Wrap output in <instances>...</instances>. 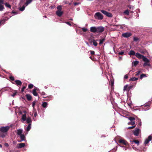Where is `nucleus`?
I'll return each mask as SVG.
<instances>
[{"label":"nucleus","instance_id":"nucleus-41","mask_svg":"<svg viewBox=\"0 0 152 152\" xmlns=\"http://www.w3.org/2000/svg\"><path fill=\"white\" fill-rule=\"evenodd\" d=\"M145 75L144 74H142L140 76V79H142L143 77H146Z\"/></svg>","mask_w":152,"mask_h":152},{"label":"nucleus","instance_id":"nucleus-47","mask_svg":"<svg viewBox=\"0 0 152 152\" xmlns=\"http://www.w3.org/2000/svg\"><path fill=\"white\" fill-rule=\"evenodd\" d=\"M20 4L21 5L25 1V0H20Z\"/></svg>","mask_w":152,"mask_h":152},{"label":"nucleus","instance_id":"nucleus-25","mask_svg":"<svg viewBox=\"0 0 152 152\" xmlns=\"http://www.w3.org/2000/svg\"><path fill=\"white\" fill-rule=\"evenodd\" d=\"M26 6L25 5H23L22 6V7H20L19 8V10L23 11L25 9V8Z\"/></svg>","mask_w":152,"mask_h":152},{"label":"nucleus","instance_id":"nucleus-17","mask_svg":"<svg viewBox=\"0 0 152 152\" xmlns=\"http://www.w3.org/2000/svg\"><path fill=\"white\" fill-rule=\"evenodd\" d=\"M23 132V130L22 129H19L17 130V134L19 136L22 134Z\"/></svg>","mask_w":152,"mask_h":152},{"label":"nucleus","instance_id":"nucleus-13","mask_svg":"<svg viewBox=\"0 0 152 152\" xmlns=\"http://www.w3.org/2000/svg\"><path fill=\"white\" fill-rule=\"evenodd\" d=\"M26 113L23 114L22 116V120H23V122L24 123V122L26 120Z\"/></svg>","mask_w":152,"mask_h":152},{"label":"nucleus","instance_id":"nucleus-15","mask_svg":"<svg viewBox=\"0 0 152 152\" xmlns=\"http://www.w3.org/2000/svg\"><path fill=\"white\" fill-rule=\"evenodd\" d=\"M142 59L145 62H150V60L146 58L145 56H143Z\"/></svg>","mask_w":152,"mask_h":152},{"label":"nucleus","instance_id":"nucleus-43","mask_svg":"<svg viewBox=\"0 0 152 152\" xmlns=\"http://www.w3.org/2000/svg\"><path fill=\"white\" fill-rule=\"evenodd\" d=\"M124 13L126 14L127 15H129V11L128 10H125L124 12Z\"/></svg>","mask_w":152,"mask_h":152},{"label":"nucleus","instance_id":"nucleus-24","mask_svg":"<svg viewBox=\"0 0 152 152\" xmlns=\"http://www.w3.org/2000/svg\"><path fill=\"white\" fill-rule=\"evenodd\" d=\"M135 52L132 50H131L130 52H129V54L130 55H133L134 56L135 55Z\"/></svg>","mask_w":152,"mask_h":152},{"label":"nucleus","instance_id":"nucleus-12","mask_svg":"<svg viewBox=\"0 0 152 152\" xmlns=\"http://www.w3.org/2000/svg\"><path fill=\"white\" fill-rule=\"evenodd\" d=\"M56 14L58 16L61 17L63 14V12L61 11H57Z\"/></svg>","mask_w":152,"mask_h":152},{"label":"nucleus","instance_id":"nucleus-56","mask_svg":"<svg viewBox=\"0 0 152 152\" xmlns=\"http://www.w3.org/2000/svg\"><path fill=\"white\" fill-rule=\"evenodd\" d=\"M124 78L125 79H127L128 78V75H125L124 76Z\"/></svg>","mask_w":152,"mask_h":152},{"label":"nucleus","instance_id":"nucleus-53","mask_svg":"<svg viewBox=\"0 0 152 152\" xmlns=\"http://www.w3.org/2000/svg\"><path fill=\"white\" fill-rule=\"evenodd\" d=\"M80 4V3L75 2V3H74V4L75 6H76V5H78Z\"/></svg>","mask_w":152,"mask_h":152},{"label":"nucleus","instance_id":"nucleus-8","mask_svg":"<svg viewBox=\"0 0 152 152\" xmlns=\"http://www.w3.org/2000/svg\"><path fill=\"white\" fill-rule=\"evenodd\" d=\"M122 35L125 37L127 38L130 37L131 35V34L130 33L126 32L123 33Z\"/></svg>","mask_w":152,"mask_h":152},{"label":"nucleus","instance_id":"nucleus-7","mask_svg":"<svg viewBox=\"0 0 152 152\" xmlns=\"http://www.w3.org/2000/svg\"><path fill=\"white\" fill-rule=\"evenodd\" d=\"M25 146V144L24 143H20L18 144L16 146V148H23Z\"/></svg>","mask_w":152,"mask_h":152},{"label":"nucleus","instance_id":"nucleus-36","mask_svg":"<svg viewBox=\"0 0 152 152\" xmlns=\"http://www.w3.org/2000/svg\"><path fill=\"white\" fill-rule=\"evenodd\" d=\"M128 124L129 125L131 124L132 125H133L135 124V123L134 121H130V122H128Z\"/></svg>","mask_w":152,"mask_h":152},{"label":"nucleus","instance_id":"nucleus-49","mask_svg":"<svg viewBox=\"0 0 152 152\" xmlns=\"http://www.w3.org/2000/svg\"><path fill=\"white\" fill-rule=\"evenodd\" d=\"M26 88V86H23L22 88V89H21V91L22 92H23L24 91V90Z\"/></svg>","mask_w":152,"mask_h":152},{"label":"nucleus","instance_id":"nucleus-42","mask_svg":"<svg viewBox=\"0 0 152 152\" xmlns=\"http://www.w3.org/2000/svg\"><path fill=\"white\" fill-rule=\"evenodd\" d=\"M133 39L134 41L137 42L138 40L139 39L138 38L134 37L133 38Z\"/></svg>","mask_w":152,"mask_h":152},{"label":"nucleus","instance_id":"nucleus-45","mask_svg":"<svg viewBox=\"0 0 152 152\" xmlns=\"http://www.w3.org/2000/svg\"><path fill=\"white\" fill-rule=\"evenodd\" d=\"M140 71H138L135 72V75L136 76H138L139 75L140 73Z\"/></svg>","mask_w":152,"mask_h":152},{"label":"nucleus","instance_id":"nucleus-21","mask_svg":"<svg viewBox=\"0 0 152 152\" xmlns=\"http://www.w3.org/2000/svg\"><path fill=\"white\" fill-rule=\"evenodd\" d=\"M33 0H26V2L25 3V5H26V6H27L28 4L31 3Z\"/></svg>","mask_w":152,"mask_h":152},{"label":"nucleus","instance_id":"nucleus-57","mask_svg":"<svg viewBox=\"0 0 152 152\" xmlns=\"http://www.w3.org/2000/svg\"><path fill=\"white\" fill-rule=\"evenodd\" d=\"M34 89H35V91H39V90L37 88H35Z\"/></svg>","mask_w":152,"mask_h":152},{"label":"nucleus","instance_id":"nucleus-50","mask_svg":"<svg viewBox=\"0 0 152 152\" xmlns=\"http://www.w3.org/2000/svg\"><path fill=\"white\" fill-rule=\"evenodd\" d=\"M138 121H139V122H140L139 124V125H140V126H141V120H140V119H138Z\"/></svg>","mask_w":152,"mask_h":152},{"label":"nucleus","instance_id":"nucleus-48","mask_svg":"<svg viewBox=\"0 0 152 152\" xmlns=\"http://www.w3.org/2000/svg\"><path fill=\"white\" fill-rule=\"evenodd\" d=\"M10 78L11 80L12 81L14 80H15L14 77L13 76H10Z\"/></svg>","mask_w":152,"mask_h":152},{"label":"nucleus","instance_id":"nucleus-55","mask_svg":"<svg viewBox=\"0 0 152 152\" xmlns=\"http://www.w3.org/2000/svg\"><path fill=\"white\" fill-rule=\"evenodd\" d=\"M41 94L42 95H43V96H45V93L43 92V91H42V92L41 93Z\"/></svg>","mask_w":152,"mask_h":152},{"label":"nucleus","instance_id":"nucleus-11","mask_svg":"<svg viewBox=\"0 0 152 152\" xmlns=\"http://www.w3.org/2000/svg\"><path fill=\"white\" fill-rule=\"evenodd\" d=\"M135 56L138 58L139 59H142L144 56L141 55L138 53H137L135 54Z\"/></svg>","mask_w":152,"mask_h":152},{"label":"nucleus","instance_id":"nucleus-10","mask_svg":"<svg viewBox=\"0 0 152 152\" xmlns=\"http://www.w3.org/2000/svg\"><path fill=\"white\" fill-rule=\"evenodd\" d=\"M119 142L120 143H123L125 145H126L128 144L127 142L124 140L120 139L119 140Z\"/></svg>","mask_w":152,"mask_h":152},{"label":"nucleus","instance_id":"nucleus-32","mask_svg":"<svg viewBox=\"0 0 152 152\" xmlns=\"http://www.w3.org/2000/svg\"><path fill=\"white\" fill-rule=\"evenodd\" d=\"M143 66H150V62H144L143 64Z\"/></svg>","mask_w":152,"mask_h":152},{"label":"nucleus","instance_id":"nucleus-1","mask_svg":"<svg viewBox=\"0 0 152 152\" xmlns=\"http://www.w3.org/2000/svg\"><path fill=\"white\" fill-rule=\"evenodd\" d=\"M94 18L96 19L102 20L103 18V15L99 12H97L94 15Z\"/></svg>","mask_w":152,"mask_h":152},{"label":"nucleus","instance_id":"nucleus-44","mask_svg":"<svg viewBox=\"0 0 152 152\" xmlns=\"http://www.w3.org/2000/svg\"><path fill=\"white\" fill-rule=\"evenodd\" d=\"M128 87V85H126L124 87L123 91H125L126 90L127 88Z\"/></svg>","mask_w":152,"mask_h":152},{"label":"nucleus","instance_id":"nucleus-40","mask_svg":"<svg viewBox=\"0 0 152 152\" xmlns=\"http://www.w3.org/2000/svg\"><path fill=\"white\" fill-rule=\"evenodd\" d=\"M124 51H122L121 52H119L118 53V54L121 55H123L124 54Z\"/></svg>","mask_w":152,"mask_h":152},{"label":"nucleus","instance_id":"nucleus-23","mask_svg":"<svg viewBox=\"0 0 152 152\" xmlns=\"http://www.w3.org/2000/svg\"><path fill=\"white\" fill-rule=\"evenodd\" d=\"M131 143V144L133 143L134 142L136 144H137V145H139V142L138 140H134L133 141H130Z\"/></svg>","mask_w":152,"mask_h":152},{"label":"nucleus","instance_id":"nucleus-30","mask_svg":"<svg viewBox=\"0 0 152 152\" xmlns=\"http://www.w3.org/2000/svg\"><path fill=\"white\" fill-rule=\"evenodd\" d=\"M20 138L21 139H22L23 140H25V137L24 134H22V135H20Z\"/></svg>","mask_w":152,"mask_h":152},{"label":"nucleus","instance_id":"nucleus-28","mask_svg":"<svg viewBox=\"0 0 152 152\" xmlns=\"http://www.w3.org/2000/svg\"><path fill=\"white\" fill-rule=\"evenodd\" d=\"M127 118L130 121H134V120L135 119V118L133 117H130Z\"/></svg>","mask_w":152,"mask_h":152},{"label":"nucleus","instance_id":"nucleus-51","mask_svg":"<svg viewBox=\"0 0 152 152\" xmlns=\"http://www.w3.org/2000/svg\"><path fill=\"white\" fill-rule=\"evenodd\" d=\"M35 102H32V106L33 107V108L34 107L35 105Z\"/></svg>","mask_w":152,"mask_h":152},{"label":"nucleus","instance_id":"nucleus-61","mask_svg":"<svg viewBox=\"0 0 152 152\" xmlns=\"http://www.w3.org/2000/svg\"><path fill=\"white\" fill-rule=\"evenodd\" d=\"M16 95V93L15 92L11 96L13 97H14Z\"/></svg>","mask_w":152,"mask_h":152},{"label":"nucleus","instance_id":"nucleus-64","mask_svg":"<svg viewBox=\"0 0 152 152\" xmlns=\"http://www.w3.org/2000/svg\"><path fill=\"white\" fill-rule=\"evenodd\" d=\"M122 59V57H119V60H121Z\"/></svg>","mask_w":152,"mask_h":152},{"label":"nucleus","instance_id":"nucleus-4","mask_svg":"<svg viewBox=\"0 0 152 152\" xmlns=\"http://www.w3.org/2000/svg\"><path fill=\"white\" fill-rule=\"evenodd\" d=\"M104 30V28L101 26L97 27L96 33H101Z\"/></svg>","mask_w":152,"mask_h":152},{"label":"nucleus","instance_id":"nucleus-2","mask_svg":"<svg viewBox=\"0 0 152 152\" xmlns=\"http://www.w3.org/2000/svg\"><path fill=\"white\" fill-rule=\"evenodd\" d=\"M9 126H7L5 127H0V131L3 133H6L10 129Z\"/></svg>","mask_w":152,"mask_h":152},{"label":"nucleus","instance_id":"nucleus-35","mask_svg":"<svg viewBox=\"0 0 152 152\" xmlns=\"http://www.w3.org/2000/svg\"><path fill=\"white\" fill-rule=\"evenodd\" d=\"M62 7L61 5H59L57 6V8L58 10L57 11H61Z\"/></svg>","mask_w":152,"mask_h":152},{"label":"nucleus","instance_id":"nucleus-20","mask_svg":"<svg viewBox=\"0 0 152 152\" xmlns=\"http://www.w3.org/2000/svg\"><path fill=\"white\" fill-rule=\"evenodd\" d=\"M139 63V62L137 61H133L132 63V65L133 66H136L137 65L138 63Z\"/></svg>","mask_w":152,"mask_h":152},{"label":"nucleus","instance_id":"nucleus-16","mask_svg":"<svg viewBox=\"0 0 152 152\" xmlns=\"http://www.w3.org/2000/svg\"><path fill=\"white\" fill-rule=\"evenodd\" d=\"M142 59L145 62H150V60L146 58L145 56H143Z\"/></svg>","mask_w":152,"mask_h":152},{"label":"nucleus","instance_id":"nucleus-62","mask_svg":"<svg viewBox=\"0 0 152 152\" xmlns=\"http://www.w3.org/2000/svg\"><path fill=\"white\" fill-rule=\"evenodd\" d=\"M37 112H35V113L34 114V116L35 117H36L37 115Z\"/></svg>","mask_w":152,"mask_h":152},{"label":"nucleus","instance_id":"nucleus-54","mask_svg":"<svg viewBox=\"0 0 152 152\" xmlns=\"http://www.w3.org/2000/svg\"><path fill=\"white\" fill-rule=\"evenodd\" d=\"M0 4H4V0H0Z\"/></svg>","mask_w":152,"mask_h":152},{"label":"nucleus","instance_id":"nucleus-5","mask_svg":"<svg viewBox=\"0 0 152 152\" xmlns=\"http://www.w3.org/2000/svg\"><path fill=\"white\" fill-rule=\"evenodd\" d=\"M140 131V129L139 128H136L135 130H133V133L134 135L138 136L139 135Z\"/></svg>","mask_w":152,"mask_h":152},{"label":"nucleus","instance_id":"nucleus-31","mask_svg":"<svg viewBox=\"0 0 152 152\" xmlns=\"http://www.w3.org/2000/svg\"><path fill=\"white\" fill-rule=\"evenodd\" d=\"M138 80V78L135 77H133L131 78L130 80V81H134L137 80Z\"/></svg>","mask_w":152,"mask_h":152},{"label":"nucleus","instance_id":"nucleus-63","mask_svg":"<svg viewBox=\"0 0 152 152\" xmlns=\"http://www.w3.org/2000/svg\"><path fill=\"white\" fill-rule=\"evenodd\" d=\"M122 147L123 148V149L125 151H126V148H125V147Z\"/></svg>","mask_w":152,"mask_h":152},{"label":"nucleus","instance_id":"nucleus-58","mask_svg":"<svg viewBox=\"0 0 152 152\" xmlns=\"http://www.w3.org/2000/svg\"><path fill=\"white\" fill-rule=\"evenodd\" d=\"M65 23L66 24H68V25H69V26H71V24L69 22H66Z\"/></svg>","mask_w":152,"mask_h":152},{"label":"nucleus","instance_id":"nucleus-6","mask_svg":"<svg viewBox=\"0 0 152 152\" xmlns=\"http://www.w3.org/2000/svg\"><path fill=\"white\" fill-rule=\"evenodd\" d=\"M152 139V136L151 135H149L147 139H146L144 142V143L146 144L148 143L149 142L151 141Z\"/></svg>","mask_w":152,"mask_h":152},{"label":"nucleus","instance_id":"nucleus-60","mask_svg":"<svg viewBox=\"0 0 152 152\" xmlns=\"http://www.w3.org/2000/svg\"><path fill=\"white\" fill-rule=\"evenodd\" d=\"M4 145L5 146H6L7 147H8L9 146V144L7 143H4Z\"/></svg>","mask_w":152,"mask_h":152},{"label":"nucleus","instance_id":"nucleus-52","mask_svg":"<svg viewBox=\"0 0 152 152\" xmlns=\"http://www.w3.org/2000/svg\"><path fill=\"white\" fill-rule=\"evenodd\" d=\"M135 126H132L129 127L127 128V129H131V128H133Z\"/></svg>","mask_w":152,"mask_h":152},{"label":"nucleus","instance_id":"nucleus-38","mask_svg":"<svg viewBox=\"0 0 152 152\" xmlns=\"http://www.w3.org/2000/svg\"><path fill=\"white\" fill-rule=\"evenodd\" d=\"M104 39H100L99 40V44H102L103 43V42L104 41Z\"/></svg>","mask_w":152,"mask_h":152},{"label":"nucleus","instance_id":"nucleus-39","mask_svg":"<svg viewBox=\"0 0 152 152\" xmlns=\"http://www.w3.org/2000/svg\"><path fill=\"white\" fill-rule=\"evenodd\" d=\"M33 87V85L32 84H30L28 85V88L31 89Z\"/></svg>","mask_w":152,"mask_h":152},{"label":"nucleus","instance_id":"nucleus-19","mask_svg":"<svg viewBox=\"0 0 152 152\" xmlns=\"http://www.w3.org/2000/svg\"><path fill=\"white\" fill-rule=\"evenodd\" d=\"M31 128V124H29L28 125V126H27L26 128V130L28 132L30 130Z\"/></svg>","mask_w":152,"mask_h":152},{"label":"nucleus","instance_id":"nucleus-18","mask_svg":"<svg viewBox=\"0 0 152 152\" xmlns=\"http://www.w3.org/2000/svg\"><path fill=\"white\" fill-rule=\"evenodd\" d=\"M26 122L27 123L31 124L32 122V120L31 119V118L30 117H28L27 118V119H26Z\"/></svg>","mask_w":152,"mask_h":152},{"label":"nucleus","instance_id":"nucleus-9","mask_svg":"<svg viewBox=\"0 0 152 152\" xmlns=\"http://www.w3.org/2000/svg\"><path fill=\"white\" fill-rule=\"evenodd\" d=\"M97 27L92 26L90 28V31L93 33H96Z\"/></svg>","mask_w":152,"mask_h":152},{"label":"nucleus","instance_id":"nucleus-3","mask_svg":"<svg viewBox=\"0 0 152 152\" xmlns=\"http://www.w3.org/2000/svg\"><path fill=\"white\" fill-rule=\"evenodd\" d=\"M101 12L104 15H105L108 17L111 18L112 17V15L111 13L108 12L104 10H101Z\"/></svg>","mask_w":152,"mask_h":152},{"label":"nucleus","instance_id":"nucleus-34","mask_svg":"<svg viewBox=\"0 0 152 152\" xmlns=\"http://www.w3.org/2000/svg\"><path fill=\"white\" fill-rule=\"evenodd\" d=\"M4 7L3 6L0 4V11H2L3 10Z\"/></svg>","mask_w":152,"mask_h":152},{"label":"nucleus","instance_id":"nucleus-59","mask_svg":"<svg viewBox=\"0 0 152 152\" xmlns=\"http://www.w3.org/2000/svg\"><path fill=\"white\" fill-rule=\"evenodd\" d=\"M90 52H91V54H92V55L94 54L95 53L94 51L91 50V51H90Z\"/></svg>","mask_w":152,"mask_h":152},{"label":"nucleus","instance_id":"nucleus-26","mask_svg":"<svg viewBox=\"0 0 152 152\" xmlns=\"http://www.w3.org/2000/svg\"><path fill=\"white\" fill-rule=\"evenodd\" d=\"M32 93L34 96H37L38 94L36 91H35V89H33Z\"/></svg>","mask_w":152,"mask_h":152},{"label":"nucleus","instance_id":"nucleus-33","mask_svg":"<svg viewBox=\"0 0 152 152\" xmlns=\"http://www.w3.org/2000/svg\"><path fill=\"white\" fill-rule=\"evenodd\" d=\"M92 42L93 43V45L95 46H96L97 45L98 43H97L95 41V40L94 39H93L92 40Z\"/></svg>","mask_w":152,"mask_h":152},{"label":"nucleus","instance_id":"nucleus-29","mask_svg":"<svg viewBox=\"0 0 152 152\" xmlns=\"http://www.w3.org/2000/svg\"><path fill=\"white\" fill-rule=\"evenodd\" d=\"M42 106L44 107H46L48 105V103L46 102H45L43 103L42 104Z\"/></svg>","mask_w":152,"mask_h":152},{"label":"nucleus","instance_id":"nucleus-37","mask_svg":"<svg viewBox=\"0 0 152 152\" xmlns=\"http://www.w3.org/2000/svg\"><path fill=\"white\" fill-rule=\"evenodd\" d=\"M82 29V30L84 32L88 30L87 28L83 27L81 28Z\"/></svg>","mask_w":152,"mask_h":152},{"label":"nucleus","instance_id":"nucleus-22","mask_svg":"<svg viewBox=\"0 0 152 152\" xmlns=\"http://www.w3.org/2000/svg\"><path fill=\"white\" fill-rule=\"evenodd\" d=\"M27 99L28 100H31V99L32 97L31 95L29 94H27L26 95Z\"/></svg>","mask_w":152,"mask_h":152},{"label":"nucleus","instance_id":"nucleus-46","mask_svg":"<svg viewBox=\"0 0 152 152\" xmlns=\"http://www.w3.org/2000/svg\"><path fill=\"white\" fill-rule=\"evenodd\" d=\"M0 136L1 137L3 138L5 137V135L4 134H2V133H0Z\"/></svg>","mask_w":152,"mask_h":152},{"label":"nucleus","instance_id":"nucleus-27","mask_svg":"<svg viewBox=\"0 0 152 152\" xmlns=\"http://www.w3.org/2000/svg\"><path fill=\"white\" fill-rule=\"evenodd\" d=\"M4 4L6 7H8L10 9L11 8V6L9 3H6Z\"/></svg>","mask_w":152,"mask_h":152},{"label":"nucleus","instance_id":"nucleus-14","mask_svg":"<svg viewBox=\"0 0 152 152\" xmlns=\"http://www.w3.org/2000/svg\"><path fill=\"white\" fill-rule=\"evenodd\" d=\"M16 85L17 86H21L22 84V82L19 80H16L15 81Z\"/></svg>","mask_w":152,"mask_h":152}]
</instances>
